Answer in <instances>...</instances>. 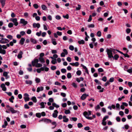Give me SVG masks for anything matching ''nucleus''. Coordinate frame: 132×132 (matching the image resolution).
<instances>
[{
    "instance_id": "f257e3e1",
    "label": "nucleus",
    "mask_w": 132,
    "mask_h": 132,
    "mask_svg": "<svg viewBox=\"0 0 132 132\" xmlns=\"http://www.w3.org/2000/svg\"><path fill=\"white\" fill-rule=\"evenodd\" d=\"M38 60L37 59H34V61H32V65L34 67H35L37 68L40 67L42 66V64L38 63Z\"/></svg>"
},
{
    "instance_id": "f03ea898",
    "label": "nucleus",
    "mask_w": 132,
    "mask_h": 132,
    "mask_svg": "<svg viewBox=\"0 0 132 132\" xmlns=\"http://www.w3.org/2000/svg\"><path fill=\"white\" fill-rule=\"evenodd\" d=\"M114 50H111L110 49H107L106 52L107 53V54L108 55V57L110 58L113 57L112 55V52H114Z\"/></svg>"
},
{
    "instance_id": "7ed1b4c3",
    "label": "nucleus",
    "mask_w": 132,
    "mask_h": 132,
    "mask_svg": "<svg viewBox=\"0 0 132 132\" xmlns=\"http://www.w3.org/2000/svg\"><path fill=\"white\" fill-rule=\"evenodd\" d=\"M91 111H89L88 112L85 111L84 112L83 114L86 118L89 120H92L93 119V118L92 117H89V116L91 115Z\"/></svg>"
},
{
    "instance_id": "20e7f679",
    "label": "nucleus",
    "mask_w": 132,
    "mask_h": 132,
    "mask_svg": "<svg viewBox=\"0 0 132 132\" xmlns=\"http://www.w3.org/2000/svg\"><path fill=\"white\" fill-rule=\"evenodd\" d=\"M10 20L14 24L15 26H17L18 24L17 19L16 18H12L10 19Z\"/></svg>"
},
{
    "instance_id": "39448f33",
    "label": "nucleus",
    "mask_w": 132,
    "mask_h": 132,
    "mask_svg": "<svg viewBox=\"0 0 132 132\" xmlns=\"http://www.w3.org/2000/svg\"><path fill=\"white\" fill-rule=\"evenodd\" d=\"M9 42V41L8 39L3 38H2L0 40V43L1 44H5Z\"/></svg>"
},
{
    "instance_id": "423d86ee",
    "label": "nucleus",
    "mask_w": 132,
    "mask_h": 132,
    "mask_svg": "<svg viewBox=\"0 0 132 132\" xmlns=\"http://www.w3.org/2000/svg\"><path fill=\"white\" fill-rule=\"evenodd\" d=\"M12 114H14L16 113H19V111H18L16 110L12 107L10 108V109L9 110Z\"/></svg>"
},
{
    "instance_id": "0eeeda50",
    "label": "nucleus",
    "mask_w": 132,
    "mask_h": 132,
    "mask_svg": "<svg viewBox=\"0 0 132 132\" xmlns=\"http://www.w3.org/2000/svg\"><path fill=\"white\" fill-rule=\"evenodd\" d=\"M20 23L22 24L24 26H25L27 24V22L24 19H20Z\"/></svg>"
},
{
    "instance_id": "6e6552de",
    "label": "nucleus",
    "mask_w": 132,
    "mask_h": 132,
    "mask_svg": "<svg viewBox=\"0 0 132 132\" xmlns=\"http://www.w3.org/2000/svg\"><path fill=\"white\" fill-rule=\"evenodd\" d=\"M58 113V112L57 110H55L54 111V113L52 114L53 117L54 118L57 117Z\"/></svg>"
},
{
    "instance_id": "1a4fd4ad",
    "label": "nucleus",
    "mask_w": 132,
    "mask_h": 132,
    "mask_svg": "<svg viewBox=\"0 0 132 132\" xmlns=\"http://www.w3.org/2000/svg\"><path fill=\"white\" fill-rule=\"evenodd\" d=\"M8 73L9 72L6 71L4 72L3 73V76L5 77V79H7L9 78V76L8 75Z\"/></svg>"
},
{
    "instance_id": "9d476101",
    "label": "nucleus",
    "mask_w": 132,
    "mask_h": 132,
    "mask_svg": "<svg viewBox=\"0 0 132 132\" xmlns=\"http://www.w3.org/2000/svg\"><path fill=\"white\" fill-rule=\"evenodd\" d=\"M1 87L2 89L4 91H6V88L5 87V84H2L1 85Z\"/></svg>"
},
{
    "instance_id": "9b49d317",
    "label": "nucleus",
    "mask_w": 132,
    "mask_h": 132,
    "mask_svg": "<svg viewBox=\"0 0 132 132\" xmlns=\"http://www.w3.org/2000/svg\"><path fill=\"white\" fill-rule=\"evenodd\" d=\"M23 54V53L21 51H20L17 57L19 59H21L22 57V55Z\"/></svg>"
},
{
    "instance_id": "f8f14e48",
    "label": "nucleus",
    "mask_w": 132,
    "mask_h": 132,
    "mask_svg": "<svg viewBox=\"0 0 132 132\" xmlns=\"http://www.w3.org/2000/svg\"><path fill=\"white\" fill-rule=\"evenodd\" d=\"M33 26L34 28H39L40 26V25L39 23H34L33 24Z\"/></svg>"
},
{
    "instance_id": "ddd939ff",
    "label": "nucleus",
    "mask_w": 132,
    "mask_h": 132,
    "mask_svg": "<svg viewBox=\"0 0 132 132\" xmlns=\"http://www.w3.org/2000/svg\"><path fill=\"white\" fill-rule=\"evenodd\" d=\"M44 89V87L42 86L38 87L37 89V92L39 93L40 91H42Z\"/></svg>"
},
{
    "instance_id": "4468645a",
    "label": "nucleus",
    "mask_w": 132,
    "mask_h": 132,
    "mask_svg": "<svg viewBox=\"0 0 132 132\" xmlns=\"http://www.w3.org/2000/svg\"><path fill=\"white\" fill-rule=\"evenodd\" d=\"M25 40V39L24 38H22L20 40L19 44L22 45H23Z\"/></svg>"
},
{
    "instance_id": "2eb2a0df",
    "label": "nucleus",
    "mask_w": 132,
    "mask_h": 132,
    "mask_svg": "<svg viewBox=\"0 0 132 132\" xmlns=\"http://www.w3.org/2000/svg\"><path fill=\"white\" fill-rule=\"evenodd\" d=\"M70 64L72 66H75L76 67H77L79 65V63L78 62H76L75 63H70Z\"/></svg>"
},
{
    "instance_id": "dca6fc26",
    "label": "nucleus",
    "mask_w": 132,
    "mask_h": 132,
    "mask_svg": "<svg viewBox=\"0 0 132 132\" xmlns=\"http://www.w3.org/2000/svg\"><path fill=\"white\" fill-rule=\"evenodd\" d=\"M88 96V94H83L81 96V98L82 100H84Z\"/></svg>"
},
{
    "instance_id": "f3484780",
    "label": "nucleus",
    "mask_w": 132,
    "mask_h": 132,
    "mask_svg": "<svg viewBox=\"0 0 132 132\" xmlns=\"http://www.w3.org/2000/svg\"><path fill=\"white\" fill-rule=\"evenodd\" d=\"M97 88L98 89H100V90L99 91V92H102L104 91V88H102L100 86H98Z\"/></svg>"
},
{
    "instance_id": "a211bd4d",
    "label": "nucleus",
    "mask_w": 132,
    "mask_h": 132,
    "mask_svg": "<svg viewBox=\"0 0 132 132\" xmlns=\"http://www.w3.org/2000/svg\"><path fill=\"white\" fill-rule=\"evenodd\" d=\"M6 0H0V2L1 4L2 7H3L5 4Z\"/></svg>"
},
{
    "instance_id": "6ab92c4d",
    "label": "nucleus",
    "mask_w": 132,
    "mask_h": 132,
    "mask_svg": "<svg viewBox=\"0 0 132 132\" xmlns=\"http://www.w3.org/2000/svg\"><path fill=\"white\" fill-rule=\"evenodd\" d=\"M6 51L4 49L2 48L0 49V53L3 54L4 55L6 54Z\"/></svg>"
},
{
    "instance_id": "aec40b11",
    "label": "nucleus",
    "mask_w": 132,
    "mask_h": 132,
    "mask_svg": "<svg viewBox=\"0 0 132 132\" xmlns=\"http://www.w3.org/2000/svg\"><path fill=\"white\" fill-rule=\"evenodd\" d=\"M46 102H42L40 103V105L41 106V108H44L45 107V105H46Z\"/></svg>"
},
{
    "instance_id": "412c9836",
    "label": "nucleus",
    "mask_w": 132,
    "mask_h": 132,
    "mask_svg": "<svg viewBox=\"0 0 132 132\" xmlns=\"http://www.w3.org/2000/svg\"><path fill=\"white\" fill-rule=\"evenodd\" d=\"M63 122H67L68 121L69 119L68 118H66V116H63Z\"/></svg>"
},
{
    "instance_id": "4be33fe9",
    "label": "nucleus",
    "mask_w": 132,
    "mask_h": 132,
    "mask_svg": "<svg viewBox=\"0 0 132 132\" xmlns=\"http://www.w3.org/2000/svg\"><path fill=\"white\" fill-rule=\"evenodd\" d=\"M25 82L27 84L29 85H31L32 84V81L30 80H26Z\"/></svg>"
},
{
    "instance_id": "5701e85b",
    "label": "nucleus",
    "mask_w": 132,
    "mask_h": 132,
    "mask_svg": "<svg viewBox=\"0 0 132 132\" xmlns=\"http://www.w3.org/2000/svg\"><path fill=\"white\" fill-rule=\"evenodd\" d=\"M81 65L82 67H83V68L84 69H85V70L86 72L88 74H89V72H88V70L87 68L84 65L82 64H81Z\"/></svg>"
},
{
    "instance_id": "b1692460",
    "label": "nucleus",
    "mask_w": 132,
    "mask_h": 132,
    "mask_svg": "<svg viewBox=\"0 0 132 132\" xmlns=\"http://www.w3.org/2000/svg\"><path fill=\"white\" fill-rule=\"evenodd\" d=\"M30 41L33 44H35L37 43V41L36 40L33 39L32 38H31L30 39Z\"/></svg>"
},
{
    "instance_id": "393cba45",
    "label": "nucleus",
    "mask_w": 132,
    "mask_h": 132,
    "mask_svg": "<svg viewBox=\"0 0 132 132\" xmlns=\"http://www.w3.org/2000/svg\"><path fill=\"white\" fill-rule=\"evenodd\" d=\"M39 61L42 63H43L45 62L44 59L43 57H39Z\"/></svg>"
},
{
    "instance_id": "a878e982",
    "label": "nucleus",
    "mask_w": 132,
    "mask_h": 132,
    "mask_svg": "<svg viewBox=\"0 0 132 132\" xmlns=\"http://www.w3.org/2000/svg\"><path fill=\"white\" fill-rule=\"evenodd\" d=\"M52 44L54 45H56L57 44V43L56 41V39H55L52 38Z\"/></svg>"
},
{
    "instance_id": "bb28decb",
    "label": "nucleus",
    "mask_w": 132,
    "mask_h": 132,
    "mask_svg": "<svg viewBox=\"0 0 132 132\" xmlns=\"http://www.w3.org/2000/svg\"><path fill=\"white\" fill-rule=\"evenodd\" d=\"M43 121L47 123L51 122L52 121L51 120L47 119H43Z\"/></svg>"
},
{
    "instance_id": "cd10ccee",
    "label": "nucleus",
    "mask_w": 132,
    "mask_h": 132,
    "mask_svg": "<svg viewBox=\"0 0 132 132\" xmlns=\"http://www.w3.org/2000/svg\"><path fill=\"white\" fill-rule=\"evenodd\" d=\"M31 100L35 103H36L37 102V100L36 97L35 96L32 97L31 98Z\"/></svg>"
},
{
    "instance_id": "c85d7f7f",
    "label": "nucleus",
    "mask_w": 132,
    "mask_h": 132,
    "mask_svg": "<svg viewBox=\"0 0 132 132\" xmlns=\"http://www.w3.org/2000/svg\"><path fill=\"white\" fill-rule=\"evenodd\" d=\"M41 7L42 9L44 10H46L47 9V7L44 4L42 5L41 6Z\"/></svg>"
},
{
    "instance_id": "c756f323",
    "label": "nucleus",
    "mask_w": 132,
    "mask_h": 132,
    "mask_svg": "<svg viewBox=\"0 0 132 132\" xmlns=\"http://www.w3.org/2000/svg\"><path fill=\"white\" fill-rule=\"evenodd\" d=\"M78 43L80 44H84L85 43V41L83 40H79L78 41Z\"/></svg>"
},
{
    "instance_id": "7c9ffc66",
    "label": "nucleus",
    "mask_w": 132,
    "mask_h": 132,
    "mask_svg": "<svg viewBox=\"0 0 132 132\" xmlns=\"http://www.w3.org/2000/svg\"><path fill=\"white\" fill-rule=\"evenodd\" d=\"M119 57V55L117 54H115L114 56H113V57H112V58H113L116 60H117Z\"/></svg>"
},
{
    "instance_id": "2f4dec72",
    "label": "nucleus",
    "mask_w": 132,
    "mask_h": 132,
    "mask_svg": "<svg viewBox=\"0 0 132 132\" xmlns=\"http://www.w3.org/2000/svg\"><path fill=\"white\" fill-rule=\"evenodd\" d=\"M98 37H100L101 35V32L100 31H98L96 33Z\"/></svg>"
},
{
    "instance_id": "473e14b6",
    "label": "nucleus",
    "mask_w": 132,
    "mask_h": 132,
    "mask_svg": "<svg viewBox=\"0 0 132 132\" xmlns=\"http://www.w3.org/2000/svg\"><path fill=\"white\" fill-rule=\"evenodd\" d=\"M14 99V97L13 96H12L11 98L9 99V101L11 103H13V100Z\"/></svg>"
},
{
    "instance_id": "72a5a7b5",
    "label": "nucleus",
    "mask_w": 132,
    "mask_h": 132,
    "mask_svg": "<svg viewBox=\"0 0 132 132\" xmlns=\"http://www.w3.org/2000/svg\"><path fill=\"white\" fill-rule=\"evenodd\" d=\"M52 63L53 64H55L57 63L56 60V59H54L51 61Z\"/></svg>"
},
{
    "instance_id": "f704fd0d",
    "label": "nucleus",
    "mask_w": 132,
    "mask_h": 132,
    "mask_svg": "<svg viewBox=\"0 0 132 132\" xmlns=\"http://www.w3.org/2000/svg\"><path fill=\"white\" fill-rule=\"evenodd\" d=\"M81 8V5L79 4L78 5V7H76V10H80Z\"/></svg>"
},
{
    "instance_id": "c9c22d12",
    "label": "nucleus",
    "mask_w": 132,
    "mask_h": 132,
    "mask_svg": "<svg viewBox=\"0 0 132 132\" xmlns=\"http://www.w3.org/2000/svg\"><path fill=\"white\" fill-rule=\"evenodd\" d=\"M64 113L66 114H68L70 113V111L69 110H65Z\"/></svg>"
},
{
    "instance_id": "e433bc0d",
    "label": "nucleus",
    "mask_w": 132,
    "mask_h": 132,
    "mask_svg": "<svg viewBox=\"0 0 132 132\" xmlns=\"http://www.w3.org/2000/svg\"><path fill=\"white\" fill-rule=\"evenodd\" d=\"M36 116L39 118H40L41 116V113H36Z\"/></svg>"
},
{
    "instance_id": "4c0bfd02",
    "label": "nucleus",
    "mask_w": 132,
    "mask_h": 132,
    "mask_svg": "<svg viewBox=\"0 0 132 132\" xmlns=\"http://www.w3.org/2000/svg\"><path fill=\"white\" fill-rule=\"evenodd\" d=\"M52 105L53 106H54L57 108H58L59 107V105L55 103H53L52 104Z\"/></svg>"
},
{
    "instance_id": "58836bf2",
    "label": "nucleus",
    "mask_w": 132,
    "mask_h": 132,
    "mask_svg": "<svg viewBox=\"0 0 132 132\" xmlns=\"http://www.w3.org/2000/svg\"><path fill=\"white\" fill-rule=\"evenodd\" d=\"M13 23H9L8 25V26L10 28H11L13 27Z\"/></svg>"
},
{
    "instance_id": "ea45409f",
    "label": "nucleus",
    "mask_w": 132,
    "mask_h": 132,
    "mask_svg": "<svg viewBox=\"0 0 132 132\" xmlns=\"http://www.w3.org/2000/svg\"><path fill=\"white\" fill-rule=\"evenodd\" d=\"M67 78H70L71 77V74L70 73H67Z\"/></svg>"
},
{
    "instance_id": "a19ab883",
    "label": "nucleus",
    "mask_w": 132,
    "mask_h": 132,
    "mask_svg": "<svg viewBox=\"0 0 132 132\" xmlns=\"http://www.w3.org/2000/svg\"><path fill=\"white\" fill-rule=\"evenodd\" d=\"M35 80L36 83H39L40 82V79L39 78H35Z\"/></svg>"
},
{
    "instance_id": "79ce46f5",
    "label": "nucleus",
    "mask_w": 132,
    "mask_h": 132,
    "mask_svg": "<svg viewBox=\"0 0 132 132\" xmlns=\"http://www.w3.org/2000/svg\"><path fill=\"white\" fill-rule=\"evenodd\" d=\"M72 86L75 88H77V86L75 82H73L72 84Z\"/></svg>"
},
{
    "instance_id": "37998d69",
    "label": "nucleus",
    "mask_w": 132,
    "mask_h": 132,
    "mask_svg": "<svg viewBox=\"0 0 132 132\" xmlns=\"http://www.w3.org/2000/svg\"><path fill=\"white\" fill-rule=\"evenodd\" d=\"M127 71L129 73H131L132 72V68H131L129 69H128L127 70Z\"/></svg>"
},
{
    "instance_id": "c03bdc74",
    "label": "nucleus",
    "mask_w": 132,
    "mask_h": 132,
    "mask_svg": "<svg viewBox=\"0 0 132 132\" xmlns=\"http://www.w3.org/2000/svg\"><path fill=\"white\" fill-rule=\"evenodd\" d=\"M7 37L10 39H13V36L11 35H9L7 36Z\"/></svg>"
},
{
    "instance_id": "a18cd8bd",
    "label": "nucleus",
    "mask_w": 132,
    "mask_h": 132,
    "mask_svg": "<svg viewBox=\"0 0 132 132\" xmlns=\"http://www.w3.org/2000/svg\"><path fill=\"white\" fill-rule=\"evenodd\" d=\"M69 49L71 51H73L74 49V47L73 46L71 45L69 47Z\"/></svg>"
},
{
    "instance_id": "49530a36",
    "label": "nucleus",
    "mask_w": 132,
    "mask_h": 132,
    "mask_svg": "<svg viewBox=\"0 0 132 132\" xmlns=\"http://www.w3.org/2000/svg\"><path fill=\"white\" fill-rule=\"evenodd\" d=\"M76 74L80 76L81 74V72L79 70H78L76 72Z\"/></svg>"
},
{
    "instance_id": "de8ad7c7",
    "label": "nucleus",
    "mask_w": 132,
    "mask_h": 132,
    "mask_svg": "<svg viewBox=\"0 0 132 132\" xmlns=\"http://www.w3.org/2000/svg\"><path fill=\"white\" fill-rule=\"evenodd\" d=\"M52 125H54L55 126L54 127L52 128L54 129V128H55L56 127V122H55L54 121V122H52Z\"/></svg>"
},
{
    "instance_id": "09e8293b",
    "label": "nucleus",
    "mask_w": 132,
    "mask_h": 132,
    "mask_svg": "<svg viewBox=\"0 0 132 132\" xmlns=\"http://www.w3.org/2000/svg\"><path fill=\"white\" fill-rule=\"evenodd\" d=\"M24 99L25 102H26L27 101H29L30 100V98L29 97V96L26 97H24Z\"/></svg>"
},
{
    "instance_id": "8fccbe9b",
    "label": "nucleus",
    "mask_w": 132,
    "mask_h": 132,
    "mask_svg": "<svg viewBox=\"0 0 132 132\" xmlns=\"http://www.w3.org/2000/svg\"><path fill=\"white\" fill-rule=\"evenodd\" d=\"M61 72L62 73H65L66 72V70L65 69H62L61 70Z\"/></svg>"
},
{
    "instance_id": "3c124183",
    "label": "nucleus",
    "mask_w": 132,
    "mask_h": 132,
    "mask_svg": "<svg viewBox=\"0 0 132 132\" xmlns=\"http://www.w3.org/2000/svg\"><path fill=\"white\" fill-rule=\"evenodd\" d=\"M33 6L35 8L37 9L38 7V5L36 4H34Z\"/></svg>"
},
{
    "instance_id": "603ef678",
    "label": "nucleus",
    "mask_w": 132,
    "mask_h": 132,
    "mask_svg": "<svg viewBox=\"0 0 132 132\" xmlns=\"http://www.w3.org/2000/svg\"><path fill=\"white\" fill-rule=\"evenodd\" d=\"M78 127L79 128H80L82 127L83 125L81 123H79L78 124Z\"/></svg>"
},
{
    "instance_id": "864d4df0",
    "label": "nucleus",
    "mask_w": 132,
    "mask_h": 132,
    "mask_svg": "<svg viewBox=\"0 0 132 132\" xmlns=\"http://www.w3.org/2000/svg\"><path fill=\"white\" fill-rule=\"evenodd\" d=\"M102 80L105 82L107 80L106 77V76H104L102 78Z\"/></svg>"
},
{
    "instance_id": "5fc2aeb1",
    "label": "nucleus",
    "mask_w": 132,
    "mask_h": 132,
    "mask_svg": "<svg viewBox=\"0 0 132 132\" xmlns=\"http://www.w3.org/2000/svg\"><path fill=\"white\" fill-rule=\"evenodd\" d=\"M63 17L65 18H66L67 19H68L69 18V15L68 14H67L66 15H63Z\"/></svg>"
},
{
    "instance_id": "6e6d98bb",
    "label": "nucleus",
    "mask_w": 132,
    "mask_h": 132,
    "mask_svg": "<svg viewBox=\"0 0 132 132\" xmlns=\"http://www.w3.org/2000/svg\"><path fill=\"white\" fill-rule=\"evenodd\" d=\"M61 95L63 97H65L66 96V94L64 93H61Z\"/></svg>"
},
{
    "instance_id": "4d7b16f0",
    "label": "nucleus",
    "mask_w": 132,
    "mask_h": 132,
    "mask_svg": "<svg viewBox=\"0 0 132 132\" xmlns=\"http://www.w3.org/2000/svg\"><path fill=\"white\" fill-rule=\"evenodd\" d=\"M98 70L99 72H102L103 71V69L101 68H99L98 69Z\"/></svg>"
},
{
    "instance_id": "13d9d810",
    "label": "nucleus",
    "mask_w": 132,
    "mask_h": 132,
    "mask_svg": "<svg viewBox=\"0 0 132 132\" xmlns=\"http://www.w3.org/2000/svg\"><path fill=\"white\" fill-rule=\"evenodd\" d=\"M24 108L26 109H29V106H28V105L27 104H26L24 105Z\"/></svg>"
},
{
    "instance_id": "bf43d9fd",
    "label": "nucleus",
    "mask_w": 132,
    "mask_h": 132,
    "mask_svg": "<svg viewBox=\"0 0 132 132\" xmlns=\"http://www.w3.org/2000/svg\"><path fill=\"white\" fill-rule=\"evenodd\" d=\"M56 69V67L55 66H52L51 67V69L53 70H54Z\"/></svg>"
},
{
    "instance_id": "052dcab7",
    "label": "nucleus",
    "mask_w": 132,
    "mask_h": 132,
    "mask_svg": "<svg viewBox=\"0 0 132 132\" xmlns=\"http://www.w3.org/2000/svg\"><path fill=\"white\" fill-rule=\"evenodd\" d=\"M100 105H98L97 106L95 107V108L96 110H97V109H100Z\"/></svg>"
},
{
    "instance_id": "680f3d73",
    "label": "nucleus",
    "mask_w": 132,
    "mask_h": 132,
    "mask_svg": "<svg viewBox=\"0 0 132 132\" xmlns=\"http://www.w3.org/2000/svg\"><path fill=\"white\" fill-rule=\"evenodd\" d=\"M114 81V78L113 77H112V78H110V79H109V82H113Z\"/></svg>"
},
{
    "instance_id": "e2e57ef3",
    "label": "nucleus",
    "mask_w": 132,
    "mask_h": 132,
    "mask_svg": "<svg viewBox=\"0 0 132 132\" xmlns=\"http://www.w3.org/2000/svg\"><path fill=\"white\" fill-rule=\"evenodd\" d=\"M63 51L64 52L63 53H64L65 55H67L68 54V52L66 49H64L63 50Z\"/></svg>"
},
{
    "instance_id": "0e129e2a",
    "label": "nucleus",
    "mask_w": 132,
    "mask_h": 132,
    "mask_svg": "<svg viewBox=\"0 0 132 132\" xmlns=\"http://www.w3.org/2000/svg\"><path fill=\"white\" fill-rule=\"evenodd\" d=\"M48 101L49 102H50L51 103L52 102L54 101V100L53 99V98H49L48 99Z\"/></svg>"
},
{
    "instance_id": "69168bd1",
    "label": "nucleus",
    "mask_w": 132,
    "mask_h": 132,
    "mask_svg": "<svg viewBox=\"0 0 132 132\" xmlns=\"http://www.w3.org/2000/svg\"><path fill=\"white\" fill-rule=\"evenodd\" d=\"M88 27L89 28H94V25L93 24H91L88 26Z\"/></svg>"
},
{
    "instance_id": "338daca9",
    "label": "nucleus",
    "mask_w": 132,
    "mask_h": 132,
    "mask_svg": "<svg viewBox=\"0 0 132 132\" xmlns=\"http://www.w3.org/2000/svg\"><path fill=\"white\" fill-rule=\"evenodd\" d=\"M128 84L130 87H131L132 86V82H128Z\"/></svg>"
},
{
    "instance_id": "774afa93",
    "label": "nucleus",
    "mask_w": 132,
    "mask_h": 132,
    "mask_svg": "<svg viewBox=\"0 0 132 132\" xmlns=\"http://www.w3.org/2000/svg\"><path fill=\"white\" fill-rule=\"evenodd\" d=\"M130 29L129 28H127L126 30V32L127 34L130 33Z\"/></svg>"
}]
</instances>
